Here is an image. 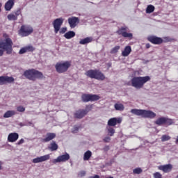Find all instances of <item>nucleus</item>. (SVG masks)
<instances>
[{
  "mask_svg": "<svg viewBox=\"0 0 178 178\" xmlns=\"http://www.w3.org/2000/svg\"><path fill=\"white\" fill-rule=\"evenodd\" d=\"M23 76L25 79H27L31 81H35V80H42V79H44V74L34 68L25 70L24 72Z\"/></svg>",
  "mask_w": 178,
  "mask_h": 178,
  "instance_id": "nucleus-1",
  "label": "nucleus"
},
{
  "mask_svg": "<svg viewBox=\"0 0 178 178\" xmlns=\"http://www.w3.org/2000/svg\"><path fill=\"white\" fill-rule=\"evenodd\" d=\"M151 81V77L149 76H134L131 80V86L136 90H140L144 87L145 83Z\"/></svg>",
  "mask_w": 178,
  "mask_h": 178,
  "instance_id": "nucleus-2",
  "label": "nucleus"
},
{
  "mask_svg": "<svg viewBox=\"0 0 178 178\" xmlns=\"http://www.w3.org/2000/svg\"><path fill=\"white\" fill-rule=\"evenodd\" d=\"M3 37L5 39L0 42V49L6 51L7 55H10L12 51H13L12 48L13 47V41L9 38V35L6 33H3Z\"/></svg>",
  "mask_w": 178,
  "mask_h": 178,
  "instance_id": "nucleus-3",
  "label": "nucleus"
},
{
  "mask_svg": "<svg viewBox=\"0 0 178 178\" xmlns=\"http://www.w3.org/2000/svg\"><path fill=\"white\" fill-rule=\"evenodd\" d=\"M131 113L134 115H136V116H141L145 119H154V118L156 116L155 113L148 110L134 108L131 110Z\"/></svg>",
  "mask_w": 178,
  "mask_h": 178,
  "instance_id": "nucleus-4",
  "label": "nucleus"
},
{
  "mask_svg": "<svg viewBox=\"0 0 178 178\" xmlns=\"http://www.w3.org/2000/svg\"><path fill=\"white\" fill-rule=\"evenodd\" d=\"M72 66L71 60L61 61L58 62L55 65V69L59 74H62L63 73H66L70 67Z\"/></svg>",
  "mask_w": 178,
  "mask_h": 178,
  "instance_id": "nucleus-5",
  "label": "nucleus"
},
{
  "mask_svg": "<svg viewBox=\"0 0 178 178\" xmlns=\"http://www.w3.org/2000/svg\"><path fill=\"white\" fill-rule=\"evenodd\" d=\"M85 75L90 79H95L100 81L105 80V74L99 70H89L85 72Z\"/></svg>",
  "mask_w": 178,
  "mask_h": 178,
  "instance_id": "nucleus-6",
  "label": "nucleus"
},
{
  "mask_svg": "<svg viewBox=\"0 0 178 178\" xmlns=\"http://www.w3.org/2000/svg\"><path fill=\"white\" fill-rule=\"evenodd\" d=\"M34 29L30 25H22L19 31V34L21 37H29L33 34Z\"/></svg>",
  "mask_w": 178,
  "mask_h": 178,
  "instance_id": "nucleus-7",
  "label": "nucleus"
},
{
  "mask_svg": "<svg viewBox=\"0 0 178 178\" xmlns=\"http://www.w3.org/2000/svg\"><path fill=\"white\" fill-rule=\"evenodd\" d=\"M129 27L127 26H122L119 28L116 33L118 35H122L124 38H129V40H133V33H128Z\"/></svg>",
  "mask_w": 178,
  "mask_h": 178,
  "instance_id": "nucleus-8",
  "label": "nucleus"
},
{
  "mask_svg": "<svg viewBox=\"0 0 178 178\" xmlns=\"http://www.w3.org/2000/svg\"><path fill=\"white\" fill-rule=\"evenodd\" d=\"M100 97L97 95H91L83 93L81 95V100L83 102H92L100 99Z\"/></svg>",
  "mask_w": 178,
  "mask_h": 178,
  "instance_id": "nucleus-9",
  "label": "nucleus"
},
{
  "mask_svg": "<svg viewBox=\"0 0 178 178\" xmlns=\"http://www.w3.org/2000/svg\"><path fill=\"white\" fill-rule=\"evenodd\" d=\"M155 124L157 126H162L165 124V126H170L173 124V120L172 119H169L165 117H161L158 118L155 122Z\"/></svg>",
  "mask_w": 178,
  "mask_h": 178,
  "instance_id": "nucleus-10",
  "label": "nucleus"
},
{
  "mask_svg": "<svg viewBox=\"0 0 178 178\" xmlns=\"http://www.w3.org/2000/svg\"><path fill=\"white\" fill-rule=\"evenodd\" d=\"M63 18L60 17L54 19L53 22V26L54 29L55 34H58V33H59V30H60V27L63 24Z\"/></svg>",
  "mask_w": 178,
  "mask_h": 178,
  "instance_id": "nucleus-11",
  "label": "nucleus"
},
{
  "mask_svg": "<svg viewBox=\"0 0 178 178\" xmlns=\"http://www.w3.org/2000/svg\"><path fill=\"white\" fill-rule=\"evenodd\" d=\"M147 41L154 45H161L163 42V39L159 37L151 35L147 38Z\"/></svg>",
  "mask_w": 178,
  "mask_h": 178,
  "instance_id": "nucleus-12",
  "label": "nucleus"
},
{
  "mask_svg": "<svg viewBox=\"0 0 178 178\" xmlns=\"http://www.w3.org/2000/svg\"><path fill=\"white\" fill-rule=\"evenodd\" d=\"M120 123H122V118H112L108 120L107 124L110 127H115L116 124H120Z\"/></svg>",
  "mask_w": 178,
  "mask_h": 178,
  "instance_id": "nucleus-13",
  "label": "nucleus"
},
{
  "mask_svg": "<svg viewBox=\"0 0 178 178\" xmlns=\"http://www.w3.org/2000/svg\"><path fill=\"white\" fill-rule=\"evenodd\" d=\"M22 15V10L20 8H18L17 10H15L13 13H10L7 16V19L10 21H14L16 22L17 20V17L20 16Z\"/></svg>",
  "mask_w": 178,
  "mask_h": 178,
  "instance_id": "nucleus-14",
  "label": "nucleus"
},
{
  "mask_svg": "<svg viewBox=\"0 0 178 178\" xmlns=\"http://www.w3.org/2000/svg\"><path fill=\"white\" fill-rule=\"evenodd\" d=\"M15 79L12 76H0V86H5L7 83H13Z\"/></svg>",
  "mask_w": 178,
  "mask_h": 178,
  "instance_id": "nucleus-15",
  "label": "nucleus"
},
{
  "mask_svg": "<svg viewBox=\"0 0 178 178\" xmlns=\"http://www.w3.org/2000/svg\"><path fill=\"white\" fill-rule=\"evenodd\" d=\"M68 23L71 29H74L77 24L80 23V19L77 17H72L68 18Z\"/></svg>",
  "mask_w": 178,
  "mask_h": 178,
  "instance_id": "nucleus-16",
  "label": "nucleus"
},
{
  "mask_svg": "<svg viewBox=\"0 0 178 178\" xmlns=\"http://www.w3.org/2000/svg\"><path fill=\"white\" fill-rule=\"evenodd\" d=\"M49 158H51L49 154H46L44 156H41L40 157L33 159L32 162H33V163H40L41 162H45V161L49 160Z\"/></svg>",
  "mask_w": 178,
  "mask_h": 178,
  "instance_id": "nucleus-17",
  "label": "nucleus"
},
{
  "mask_svg": "<svg viewBox=\"0 0 178 178\" xmlns=\"http://www.w3.org/2000/svg\"><path fill=\"white\" fill-rule=\"evenodd\" d=\"M159 170H162L164 173H169L172 172L173 169V165L172 164H166L163 165H160L158 167Z\"/></svg>",
  "mask_w": 178,
  "mask_h": 178,
  "instance_id": "nucleus-18",
  "label": "nucleus"
},
{
  "mask_svg": "<svg viewBox=\"0 0 178 178\" xmlns=\"http://www.w3.org/2000/svg\"><path fill=\"white\" fill-rule=\"evenodd\" d=\"M86 115H87V111L84 109H79L74 113V118L75 119H83Z\"/></svg>",
  "mask_w": 178,
  "mask_h": 178,
  "instance_id": "nucleus-19",
  "label": "nucleus"
},
{
  "mask_svg": "<svg viewBox=\"0 0 178 178\" xmlns=\"http://www.w3.org/2000/svg\"><path fill=\"white\" fill-rule=\"evenodd\" d=\"M19 140V134L14 132L9 134L8 136V141L9 143H16Z\"/></svg>",
  "mask_w": 178,
  "mask_h": 178,
  "instance_id": "nucleus-20",
  "label": "nucleus"
},
{
  "mask_svg": "<svg viewBox=\"0 0 178 178\" xmlns=\"http://www.w3.org/2000/svg\"><path fill=\"white\" fill-rule=\"evenodd\" d=\"M56 137V134L55 133H47L46 135V138L42 139V143H49V141L54 140Z\"/></svg>",
  "mask_w": 178,
  "mask_h": 178,
  "instance_id": "nucleus-21",
  "label": "nucleus"
},
{
  "mask_svg": "<svg viewBox=\"0 0 178 178\" xmlns=\"http://www.w3.org/2000/svg\"><path fill=\"white\" fill-rule=\"evenodd\" d=\"M69 159H70V156L69 154L66 153L65 154L57 157L55 162H66V161H69Z\"/></svg>",
  "mask_w": 178,
  "mask_h": 178,
  "instance_id": "nucleus-22",
  "label": "nucleus"
},
{
  "mask_svg": "<svg viewBox=\"0 0 178 178\" xmlns=\"http://www.w3.org/2000/svg\"><path fill=\"white\" fill-rule=\"evenodd\" d=\"M15 6V1L13 0H8L6 3H5V10L7 11H9Z\"/></svg>",
  "mask_w": 178,
  "mask_h": 178,
  "instance_id": "nucleus-23",
  "label": "nucleus"
},
{
  "mask_svg": "<svg viewBox=\"0 0 178 178\" xmlns=\"http://www.w3.org/2000/svg\"><path fill=\"white\" fill-rule=\"evenodd\" d=\"M131 54V47L127 46L124 47V51L122 52V56L124 57L129 56Z\"/></svg>",
  "mask_w": 178,
  "mask_h": 178,
  "instance_id": "nucleus-24",
  "label": "nucleus"
},
{
  "mask_svg": "<svg viewBox=\"0 0 178 178\" xmlns=\"http://www.w3.org/2000/svg\"><path fill=\"white\" fill-rule=\"evenodd\" d=\"M76 36V33L73 31H70L65 33L64 37L67 40H70V38H73V37Z\"/></svg>",
  "mask_w": 178,
  "mask_h": 178,
  "instance_id": "nucleus-25",
  "label": "nucleus"
},
{
  "mask_svg": "<svg viewBox=\"0 0 178 178\" xmlns=\"http://www.w3.org/2000/svg\"><path fill=\"white\" fill-rule=\"evenodd\" d=\"M92 42V38L88 37L86 38L82 39L79 41L81 45H86V44H90Z\"/></svg>",
  "mask_w": 178,
  "mask_h": 178,
  "instance_id": "nucleus-26",
  "label": "nucleus"
},
{
  "mask_svg": "<svg viewBox=\"0 0 178 178\" xmlns=\"http://www.w3.org/2000/svg\"><path fill=\"white\" fill-rule=\"evenodd\" d=\"M91 156H92V152L90 150L86 151L83 154V161H90Z\"/></svg>",
  "mask_w": 178,
  "mask_h": 178,
  "instance_id": "nucleus-27",
  "label": "nucleus"
},
{
  "mask_svg": "<svg viewBox=\"0 0 178 178\" xmlns=\"http://www.w3.org/2000/svg\"><path fill=\"white\" fill-rule=\"evenodd\" d=\"M14 115H16V112L15 111H8L4 113L3 118H12V116H14Z\"/></svg>",
  "mask_w": 178,
  "mask_h": 178,
  "instance_id": "nucleus-28",
  "label": "nucleus"
},
{
  "mask_svg": "<svg viewBox=\"0 0 178 178\" xmlns=\"http://www.w3.org/2000/svg\"><path fill=\"white\" fill-rule=\"evenodd\" d=\"M114 108L115 109V111H124V106L122 104L120 103H116L114 105Z\"/></svg>",
  "mask_w": 178,
  "mask_h": 178,
  "instance_id": "nucleus-29",
  "label": "nucleus"
},
{
  "mask_svg": "<svg viewBox=\"0 0 178 178\" xmlns=\"http://www.w3.org/2000/svg\"><path fill=\"white\" fill-rule=\"evenodd\" d=\"M58 148V146L56 142H52L50 144V146L48 147V149H50V151H56Z\"/></svg>",
  "mask_w": 178,
  "mask_h": 178,
  "instance_id": "nucleus-30",
  "label": "nucleus"
},
{
  "mask_svg": "<svg viewBox=\"0 0 178 178\" xmlns=\"http://www.w3.org/2000/svg\"><path fill=\"white\" fill-rule=\"evenodd\" d=\"M107 132L110 137H113L115 131L112 127H107Z\"/></svg>",
  "mask_w": 178,
  "mask_h": 178,
  "instance_id": "nucleus-31",
  "label": "nucleus"
},
{
  "mask_svg": "<svg viewBox=\"0 0 178 178\" xmlns=\"http://www.w3.org/2000/svg\"><path fill=\"white\" fill-rule=\"evenodd\" d=\"M154 10H155V6L153 5H149L146 8V13H152Z\"/></svg>",
  "mask_w": 178,
  "mask_h": 178,
  "instance_id": "nucleus-32",
  "label": "nucleus"
},
{
  "mask_svg": "<svg viewBox=\"0 0 178 178\" xmlns=\"http://www.w3.org/2000/svg\"><path fill=\"white\" fill-rule=\"evenodd\" d=\"M134 175H141L143 173V169L141 168H137L133 170Z\"/></svg>",
  "mask_w": 178,
  "mask_h": 178,
  "instance_id": "nucleus-33",
  "label": "nucleus"
},
{
  "mask_svg": "<svg viewBox=\"0 0 178 178\" xmlns=\"http://www.w3.org/2000/svg\"><path fill=\"white\" fill-rule=\"evenodd\" d=\"M25 49L26 52H33V51H35V48L31 45L26 46Z\"/></svg>",
  "mask_w": 178,
  "mask_h": 178,
  "instance_id": "nucleus-34",
  "label": "nucleus"
},
{
  "mask_svg": "<svg viewBox=\"0 0 178 178\" xmlns=\"http://www.w3.org/2000/svg\"><path fill=\"white\" fill-rule=\"evenodd\" d=\"M172 138L168 135H163L161 136V141L165 143V141H169Z\"/></svg>",
  "mask_w": 178,
  "mask_h": 178,
  "instance_id": "nucleus-35",
  "label": "nucleus"
},
{
  "mask_svg": "<svg viewBox=\"0 0 178 178\" xmlns=\"http://www.w3.org/2000/svg\"><path fill=\"white\" fill-rule=\"evenodd\" d=\"M119 49H120V46H115L111 50V54H118Z\"/></svg>",
  "mask_w": 178,
  "mask_h": 178,
  "instance_id": "nucleus-36",
  "label": "nucleus"
},
{
  "mask_svg": "<svg viewBox=\"0 0 178 178\" xmlns=\"http://www.w3.org/2000/svg\"><path fill=\"white\" fill-rule=\"evenodd\" d=\"M17 112H24L26 111V108L23 106H19L17 107Z\"/></svg>",
  "mask_w": 178,
  "mask_h": 178,
  "instance_id": "nucleus-37",
  "label": "nucleus"
},
{
  "mask_svg": "<svg viewBox=\"0 0 178 178\" xmlns=\"http://www.w3.org/2000/svg\"><path fill=\"white\" fill-rule=\"evenodd\" d=\"M164 40H165L164 42H171V41H176V40L169 37L164 38Z\"/></svg>",
  "mask_w": 178,
  "mask_h": 178,
  "instance_id": "nucleus-38",
  "label": "nucleus"
},
{
  "mask_svg": "<svg viewBox=\"0 0 178 178\" xmlns=\"http://www.w3.org/2000/svg\"><path fill=\"white\" fill-rule=\"evenodd\" d=\"M92 109V105H87L86 107V109H84V111H87V113H88L90 112V111H91Z\"/></svg>",
  "mask_w": 178,
  "mask_h": 178,
  "instance_id": "nucleus-39",
  "label": "nucleus"
},
{
  "mask_svg": "<svg viewBox=\"0 0 178 178\" xmlns=\"http://www.w3.org/2000/svg\"><path fill=\"white\" fill-rule=\"evenodd\" d=\"M26 52H27V51L26 50V47H22L20 49L19 54V55H23V54H26Z\"/></svg>",
  "mask_w": 178,
  "mask_h": 178,
  "instance_id": "nucleus-40",
  "label": "nucleus"
},
{
  "mask_svg": "<svg viewBox=\"0 0 178 178\" xmlns=\"http://www.w3.org/2000/svg\"><path fill=\"white\" fill-rule=\"evenodd\" d=\"M67 31V28L66 27H63L60 31V34H65Z\"/></svg>",
  "mask_w": 178,
  "mask_h": 178,
  "instance_id": "nucleus-41",
  "label": "nucleus"
},
{
  "mask_svg": "<svg viewBox=\"0 0 178 178\" xmlns=\"http://www.w3.org/2000/svg\"><path fill=\"white\" fill-rule=\"evenodd\" d=\"M103 141H104V143H110L111 142V137H109V136L105 137L103 139Z\"/></svg>",
  "mask_w": 178,
  "mask_h": 178,
  "instance_id": "nucleus-42",
  "label": "nucleus"
},
{
  "mask_svg": "<svg viewBox=\"0 0 178 178\" xmlns=\"http://www.w3.org/2000/svg\"><path fill=\"white\" fill-rule=\"evenodd\" d=\"M154 178H162V175H161L159 172H156L154 174Z\"/></svg>",
  "mask_w": 178,
  "mask_h": 178,
  "instance_id": "nucleus-43",
  "label": "nucleus"
},
{
  "mask_svg": "<svg viewBox=\"0 0 178 178\" xmlns=\"http://www.w3.org/2000/svg\"><path fill=\"white\" fill-rule=\"evenodd\" d=\"M109 149H110L109 145H106L103 148V151H104V152H108V151H109Z\"/></svg>",
  "mask_w": 178,
  "mask_h": 178,
  "instance_id": "nucleus-44",
  "label": "nucleus"
},
{
  "mask_svg": "<svg viewBox=\"0 0 178 178\" xmlns=\"http://www.w3.org/2000/svg\"><path fill=\"white\" fill-rule=\"evenodd\" d=\"M24 143V139L22 138L21 140H19L17 142V145H22V144H23Z\"/></svg>",
  "mask_w": 178,
  "mask_h": 178,
  "instance_id": "nucleus-45",
  "label": "nucleus"
},
{
  "mask_svg": "<svg viewBox=\"0 0 178 178\" xmlns=\"http://www.w3.org/2000/svg\"><path fill=\"white\" fill-rule=\"evenodd\" d=\"M72 131V133H77L79 131V127H74Z\"/></svg>",
  "mask_w": 178,
  "mask_h": 178,
  "instance_id": "nucleus-46",
  "label": "nucleus"
},
{
  "mask_svg": "<svg viewBox=\"0 0 178 178\" xmlns=\"http://www.w3.org/2000/svg\"><path fill=\"white\" fill-rule=\"evenodd\" d=\"M79 175L83 177V176H86V171H81Z\"/></svg>",
  "mask_w": 178,
  "mask_h": 178,
  "instance_id": "nucleus-47",
  "label": "nucleus"
},
{
  "mask_svg": "<svg viewBox=\"0 0 178 178\" xmlns=\"http://www.w3.org/2000/svg\"><path fill=\"white\" fill-rule=\"evenodd\" d=\"M147 49H148L149 48H151V44H149V43H147L145 45Z\"/></svg>",
  "mask_w": 178,
  "mask_h": 178,
  "instance_id": "nucleus-48",
  "label": "nucleus"
},
{
  "mask_svg": "<svg viewBox=\"0 0 178 178\" xmlns=\"http://www.w3.org/2000/svg\"><path fill=\"white\" fill-rule=\"evenodd\" d=\"M3 55V50L0 49V56H2Z\"/></svg>",
  "mask_w": 178,
  "mask_h": 178,
  "instance_id": "nucleus-49",
  "label": "nucleus"
},
{
  "mask_svg": "<svg viewBox=\"0 0 178 178\" xmlns=\"http://www.w3.org/2000/svg\"><path fill=\"white\" fill-rule=\"evenodd\" d=\"M90 178H99V175H95L93 177H90Z\"/></svg>",
  "mask_w": 178,
  "mask_h": 178,
  "instance_id": "nucleus-50",
  "label": "nucleus"
},
{
  "mask_svg": "<svg viewBox=\"0 0 178 178\" xmlns=\"http://www.w3.org/2000/svg\"><path fill=\"white\" fill-rule=\"evenodd\" d=\"M3 164V163L1 161H0V170H2V165Z\"/></svg>",
  "mask_w": 178,
  "mask_h": 178,
  "instance_id": "nucleus-51",
  "label": "nucleus"
},
{
  "mask_svg": "<svg viewBox=\"0 0 178 178\" xmlns=\"http://www.w3.org/2000/svg\"><path fill=\"white\" fill-rule=\"evenodd\" d=\"M1 10H2V3H0V12H1Z\"/></svg>",
  "mask_w": 178,
  "mask_h": 178,
  "instance_id": "nucleus-52",
  "label": "nucleus"
},
{
  "mask_svg": "<svg viewBox=\"0 0 178 178\" xmlns=\"http://www.w3.org/2000/svg\"><path fill=\"white\" fill-rule=\"evenodd\" d=\"M175 143H176L177 144H178V136H177V138H176Z\"/></svg>",
  "mask_w": 178,
  "mask_h": 178,
  "instance_id": "nucleus-53",
  "label": "nucleus"
},
{
  "mask_svg": "<svg viewBox=\"0 0 178 178\" xmlns=\"http://www.w3.org/2000/svg\"><path fill=\"white\" fill-rule=\"evenodd\" d=\"M108 178H113V177H108Z\"/></svg>",
  "mask_w": 178,
  "mask_h": 178,
  "instance_id": "nucleus-54",
  "label": "nucleus"
},
{
  "mask_svg": "<svg viewBox=\"0 0 178 178\" xmlns=\"http://www.w3.org/2000/svg\"><path fill=\"white\" fill-rule=\"evenodd\" d=\"M20 126H23L22 124H20Z\"/></svg>",
  "mask_w": 178,
  "mask_h": 178,
  "instance_id": "nucleus-55",
  "label": "nucleus"
}]
</instances>
